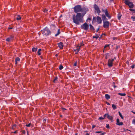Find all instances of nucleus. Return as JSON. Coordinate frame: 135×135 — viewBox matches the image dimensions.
<instances>
[{
	"label": "nucleus",
	"instance_id": "f257e3e1",
	"mask_svg": "<svg viewBox=\"0 0 135 135\" xmlns=\"http://www.w3.org/2000/svg\"><path fill=\"white\" fill-rule=\"evenodd\" d=\"M83 16L80 13H77L76 15H74L73 16V20L74 23L76 25H79L80 23L83 22Z\"/></svg>",
	"mask_w": 135,
	"mask_h": 135
},
{
	"label": "nucleus",
	"instance_id": "f03ea898",
	"mask_svg": "<svg viewBox=\"0 0 135 135\" xmlns=\"http://www.w3.org/2000/svg\"><path fill=\"white\" fill-rule=\"evenodd\" d=\"M51 33L50 31L47 27H46L42 31V34L44 35L48 36Z\"/></svg>",
	"mask_w": 135,
	"mask_h": 135
},
{
	"label": "nucleus",
	"instance_id": "7ed1b4c3",
	"mask_svg": "<svg viewBox=\"0 0 135 135\" xmlns=\"http://www.w3.org/2000/svg\"><path fill=\"white\" fill-rule=\"evenodd\" d=\"M81 6L80 5H77L75 6L73 8L74 12L76 13H79L81 11Z\"/></svg>",
	"mask_w": 135,
	"mask_h": 135
},
{
	"label": "nucleus",
	"instance_id": "20e7f679",
	"mask_svg": "<svg viewBox=\"0 0 135 135\" xmlns=\"http://www.w3.org/2000/svg\"><path fill=\"white\" fill-rule=\"evenodd\" d=\"M89 11L88 8L85 7L81 8V11L80 12L82 13L81 14L83 16H84L86 13L87 12Z\"/></svg>",
	"mask_w": 135,
	"mask_h": 135
},
{
	"label": "nucleus",
	"instance_id": "39448f33",
	"mask_svg": "<svg viewBox=\"0 0 135 135\" xmlns=\"http://www.w3.org/2000/svg\"><path fill=\"white\" fill-rule=\"evenodd\" d=\"M89 25L86 22L85 23L82 25L81 26V29L85 30L86 31H87L89 29Z\"/></svg>",
	"mask_w": 135,
	"mask_h": 135
},
{
	"label": "nucleus",
	"instance_id": "423d86ee",
	"mask_svg": "<svg viewBox=\"0 0 135 135\" xmlns=\"http://www.w3.org/2000/svg\"><path fill=\"white\" fill-rule=\"evenodd\" d=\"M114 61L113 59H109L108 62V65L109 68H111L113 66V62Z\"/></svg>",
	"mask_w": 135,
	"mask_h": 135
},
{
	"label": "nucleus",
	"instance_id": "0eeeda50",
	"mask_svg": "<svg viewBox=\"0 0 135 135\" xmlns=\"http://www.w3.org/2000/svg\"><path fill=\"white\" fill-rule=\"evenodd\" d=\"M103 22V27L104 28H108L109 26V22L106 21Z\"/></svg>",
	"mask_w": 135,
	"mask_h": 135
},
{
	"label": "nucleus",
	"instance_id": "6e6552de",
	"mask_svg": "<svg viewBox=\"0 0 135 135\" xmlns=\"http://www.w3.org/2000/svg\"><path fill=\"white\" fill-rule=\"evenodd\" d=\"M94 9L97 11V12L98 13H100L101 11L100 10L99 8L96 4H94Z\"/></svg>",
	"mask_w": 135,
	"mask_h": 135
},
{
	"label": "nucleus",
	"instance_id": "1a4fd4ad",
	"mask_svg": "<svg viewBox=\"0 0 135 135\" xmlns=\"http://www.w3.org/2000/svg\"><path fill=\"white\" fill-rule=\"evenodd\" d=\"M74 51L75 52V54H77L78 52L80 50V48L79 46H77L75 48L73 49Z\"/></svg>",
	"mask_w": 135,
	"mask_h": 135
},
{
	"label": "nucleus",
	"instance_id": "9d476101",
	"mask_svg": "<svg viewBox=\"0 0 135 135\" xmlns=\"http://www.w3.org/2000/svg\"><path fill=\"white\" fill-rule=\"evenodd\" d=\"M126 4L128 5L130 8H133L134 7V4L132 2H128V3L127 4Z\"/></svg>",
	"mask_w": 135,
	"mask_h": 135
},
{
	"label": "nucleus",
	"instance_id": "9b49d317",
	"mask_svg": "<svg viewBox=\"0 0 135 135\" xmlns=\"http://www.w3.org/2000/svg\"><path fill=\"white\" fill-rule=\"evenodd\" d=\"M117 123L116 124L118 125V126H122L123 125V123L122 122H119V119L118 118H117L116 120Z\"/></svg>",
	"mask_w": 135,
	"mask_h": 135
},
{
	"label": "nucleus",
	"instance_id": "f8f14e48",
	"mask_svg": "<svg viewBox=\"0 0 135 135\" xmlns=\"http://www.w3.org/2000/svg\"><path fill=\"white\" fill-rule=\"evenodd\" d=\"M97 22L99 24H100L102 23V20L101 18L99 16H97Z\"/></svg>",
	"mask_w": 135,
	"mask_h": 135
},
{
	"label": "nucleus",
	"instance_id": "ddd939ff",
	"mask_svg": "<svg viewBox=\"0 0 135 135\" xmlns=\"http://www.w3.org/2000/svg\"><path fill=\"white\" fill-rule=\"evenodd\" d=\"M57 45L60 49H62L63 48L64 45L63 43L61 42L57 43Z\"/></svg>",
	"mask_w": 135,
	"mask_h": 135
},
{
	"label": "nucleus",
	"instance_id": "4468645a",
	"mask_svg": "<svg viewBox=\"0 0 135 135\" xmlns=\"http://www.w3.org/2000/svg\"><path fill=\"white\" fill-rule=\"evenodd\" d=\"M102 17L103 22L106 21V20H107V18L104 14L102 15Z\"/></svg>",
	"mask_w": 135,
	"mask_h": 135
},
{
	"label": "nucleus",
	"instance_id": "2eb2a0df",
	"mask_svg": "<svg viewBox=\"0 0 135 135\" xmlns=\"http://www.w3.org/2000/svg\"><path fill=\"white\" fill-rule=\"evenodd\" d=\"M105 14L106 16L109 19H110L111 18V17L110 15L109 14L108 11H105Z\"/></svg>",
	"mask_w": 135,
	"mask_h": 135
},
{
	"label": "nucleus",
	"instance_id": "dca6fc26",
	"mask_svg": "<svg viewBox=\"0 0 135 135\" xmlns=\"http://www.w3.org/2000/svg\"><path fill=\"white\" fill-rule=\"evenodd\" d=\"M13 38V37L11 36L10 37L7 38L6 39V40L8 42H10L12 40Z\"/></svg>",
	"mask_w": 135,
	"mask_h": 135
},
{
	"label": "nucleus",
	"instance_id": "f3484780",
	"mask_svg": "<svg viewBox=\"0 0 135 135\" xmlns=\"http://www.w3.org/2000/svg\"><path fill=\"white\" fill-rule=\"evenodd\" d=\"M89 29L91 31H94L95 30L94 27L91 24H89Z\"/></svg>",
	"mask_w": 135,
	"mask_h": 135
},
{
	"label": "nucleus",
	"instance_id": "a211bd4d",
	"mask_svg": "<svg viewBox=\"0 0 135 135\" xmlns=\"http://www.w3.org/2000/svg\"><path fill=\"white\" fill-rule=\"evenodd\" d=\"M105 98L107 99H108L110 98V96L108 94H106L105 95Z\"/></svg>",
	"mask_w": 135,
	"mask_h": 135
},
{
	"label": "nucleus",
	"instance_id": "6ab92c4d",
	"mask_svg": "<svg viewBox=\"0 0 135 135\" xmlns=\"http://www.w3.org/2000/svg\"><path fill=\"white\" fill-rule=\"evenodd\" d=\"M107 117L109 119L112 120H113V117L112 116H110L108 114V116H107Z\"/></svg>",
	"mask_w": 135,
	"mask_h": 135
},
{
	"label": "nucleus",
	"instance_id": "aec40b11",
	"mask_svg": "<svg viewBox=\"0 0 135 135\" xmlns=\"http://www.w3.org/2000/svg\"><path fill=\"white\" fill-rule=\"evenodd\" d=\"M20 61V59L18 57H16L15 60V62L16 64H17V61Z\"/></svg>",
	"mask_w": 135,
	"mask_h": 135
},
{
	"label": "nucleus",
	"instance_id": "412c9836",
	"mask_svg": "<svg viewBox=\"0 0 135 135\" xmlns=\"http://www.w3.org/2000/svg\"><path fill=\"white\" fill-rule=\"evenodd\" d=\"M60 32H61L60 31V29H59L58 30L57 33L55 35V36L56 37L57 36L59 35L60 33Z\"/></svg>",
	"mask_w": 135,
	"mask_h": 135
},
{
	"label": "nucleus",
	"instance_id": "4be33fe9",
	"mask_svg": "<svg viewBox=\"0 0 135 135\" xmlns=\"http://www.w3.org/2000/svg\"><path fill=\"white\" fill-rule=\"evenodd\" d=\"M105 58L106 59H107L109 57V56H110V54L109 53H107L105 54Z\"/></svg>",
	"mask_w": 135,
	"mask_h": 135
},
{
	"label": "nucleus",
	"instance_id": "5701e85b",
	"mask_svg": "<svg viewBox=\"0 0 135 135\" xmlns=\"http://www.w3.org/2000/svg\"><path fill=\"white\" fill-rule=\"evenodd\" d=\"M37 49V47L35 48L33 47L32 49V51L33 52H36V51Z\"/></svg>",
	"mask_w": 135,
	"mask_h": 135
},
{
	"label": "nucleus",
	"instance_id": "b1692460",
	"mask_svg": "<svg viewBox=\"0 0 135 135\" xmlns=\"http://www.w3.org/2000/svg\"><path fill=\"white\" fill-rule=\"evenodd\" d=\"M84 45V44H83V41L82 42L80 43V44H79L78 46H79L80 48L81 46H83Z\"/></svg>",
	"mask_w": 135,
	"mask_h": 135
},
{
	"label": "nucleus",
	"instance_id": "393cba45",
	"mask_svg": "<svg viewBox=\"0 0 135 135\" xmlns=\"http://www.w3.org/2000/svg\"><path fill=\"white\" fill-rule=\"evenodd\" d=\"M112 107L113 110H115L117 108V107L114 104H113L112 105Z\"/></svg>",
	"mask_w": 135,
	"mask_h": 135
},
{
	"label": "nucleus",
	"instance_id": "a878e982",
	"mask_svg": "<svg viewBox=\"0 0 135 135\" xmlns=\"http://www.w3.org/2000/svg\"><path fill=\"white\" fill-rule=\"evenodd\" d=\"M118 94L121 96H125L126 94L124 93H119Z\"/></svg>",
	"mask_w": 135,
	"mask_h": 135
},
{
	"label": "nucleus",
	"instance_id": "bb28decb",
	"mask_svg": "<svg viewBox=\"0 0 135 135\" xmlns=\"http://www.w3.org/2000/svg\"><path fill=\"white\" fill-rule=\"evenodd\" d=\"M21 17L20 16H17V17L16 18V19L17 20H20L21 19Z\"/></svg>",
	"mask_w": 135,
	"mask_h": 135
},
{
	"label": "nucleus",
	"instance_id": "cd10ccee",
	"mask_svg": "<svg viewBox=\"0 0 135 135\" xmlns=\"http://www.w3.org/2000/svg\"><path fill=\"white\" fill-rule=\"evenodd\" d=\"M118 113H119V115L121 117V118L122 119H123V117L122 116V114L119 111L118 112Z\"/></svg>",
	"mask_w": 135,
	"mask_h": 135
},
{
	"label": "nucleus",
	"instance_id": "c85d7f7f",
	"mask_svg": "<svg viewBox=\"0 0 135 135\" xmlns=\"http://www.w3.org/2000/svg\"><path fill=\"white\" fill-rule=\"evenodd\" d=\"M58 79V77L57 76H56L55 79L53 80V82L54 83H55L56 82V81Z\"/></svg>",
	"mask_w": 135,
	"mask_h": 135
},
{
	"label": "nucleus",
	"instance_id": "c756f323",
	"mask_svg": "<svg viewBox=\"0 0 135 135\" xmlns=\"http://www.w3.org/2000/svg\"><path fill=\"white\" fill-rule=\"evenodd\" d=\"M121 17V15L120 14H119L118 16V20H120Z\"/></svg>",
	"mask_w": 135,
	"mask_h": 135
},
{
	"label": "nucleus",
	"instance_id": "7c9ffc66",
	"mask_svg": "<svg viewBox=\"0 0 135 135\" xmlns=\"http://www.w3.org/2000/svg\"><path fill=\"white\" fill-rule=\"evenodd\" d=\"M63 68L62 65H60L59 66V69L60 70H62Z\"/></svg>",
	"mask_w": 135,
	"mask_h": 135
},
{
	"label": "nucleus",
	"instance_id": "2f4dec72",
	"mask_svg": "<svg viewBox=\"0 0 135 135\" xmlns=\"http://www.w3.org/2000/svg\"><path fill=\"white\" fill-rule=\"evenodd\" d=\"M96 36H93V38H96L97 39H98V38L99 37V36H98V35H96Z\"/></svg>",
	"mask_w": 135,
	"mask_h": 135
},
{
	"label": "nucleus",
	"instance_id": "473e14b6",
	"mask_svg": "<svg viewBox=\"0 0 135 135\" xmlns=\"http://www.w3.org/2000/svg\"><path fill=\"white\" fill-rule=\"evenodd\" d=\"M130 0H125V4H127V3H128V2H130L129 1H130Z\"/></svg>",
	"mask_w": 135,
	"mask_h": 135
},
{
	"label": "nucleus",
	"instance_id": "72a5a7b5",
	"mask_svg": "<svg viewBox=\"0 0 135 135\" xmlns=\"http://www.w3.org/2000/svg\"><path fill=\"white\" fill-rule=\"evenodd\" d=\"M107 11V9H102V11L103 12L105 13V11Z\"/></svg>",
	"mask_w": 135,
	"mask_h": 135
},
{
	"label": "nucleus",
	"instance_id": "f704fd0d",
	"mask_svg": "<svg viewBox=\"0 0 135 135\" xmlns=\"http://www.w3.org/2000/svg\"><path fill=\"white\" fill-rule=\"evenodd\" d=\"M131 18L132 19L133 21H135V16H132Z\"/></svg>",
	"mask_w": 135,
	"mask_h": 135
},
{
	"label": "nucleus",
	"instance_id": "c9c22d12",
	"mask_svg": "<svg viewBox=\"0 0 135 135\" xmlns=\"http://www.w3.org/2000/svg\"><path fill=\"white\" fill-rule=\"evenodd\" d=\"M104 119V117H99V119L100 120H101Z\"/></svg>",
	"mask_w": 135,
	"mask_h": 135
},
{
	"label": "nucleus",
	"instance_id": "e433bc0d",
	"mask_svg": "<svg viewBox=\"0 0 135 135\" xmlns=\"http://www.w3.org/2000/svg\"><path fill=\"white\" fill-rule=\"evenodd\" d=\"M31 123H29V124H26L25 125V126L27 127H30V126H31Z\"/></svg>",
	"mask_w": 135,
	"mask_h": 135
},
{
	"label": "nucleus",
	"instance_id": "4c0bfd02",
	"mask_svg": "<svg viewBox=\"0 0 135 135\" xmlns=\"http://www.w3.org/2000/svg\"><path fill=\"white\" fill-rule=\"evenodd\" d=\"M135 64H133V65H132L131 66V68H132V69H134V67H135Z\"/></svg>",
	"mask_w": 135,
	"mask_h": 135
},
{
	"label": "nucleus",
	"instance_id": "58836bf2",
	"mask_svg": "<svg viewBox=\"0 0 135 135\" xmlns=\"http://www.w3.org/2000/svg\"><path fill=\"white\" fill-rule=\"evenodd\" d=\"M109 44L106 45H105L104 48H105L107 47H109Z\"/></svg>",
	"mask_w": 135,
	"mask_h": 135
},
{
	"label": "nucleus",
	"instance_id": "ea45409f",
	"mask_svg": "<svg viewBox=\"0 0 135 135\" xmlns=\"http://www.w3.org/2000/svg\"><path fill=\"white\" fill-rule=\"evenodd\" d=\"M106 127L107 128H109V124H106Z\"/></svg>",
	"mask_w": 135,
	"mask_h": 135
},
{
	"label": "nucleus",
	"instance_id": "a19ab883",
	"mask_svg": "<svg viewBox=\"0 0 135 135\" xmlns=\"http://www.w3.org/2000/svg\"><path fill=\"white\" fill-rule=\"evenodd\" d=\"M48 10L46 9H45L43 10V12H46Z\"/></svg>",
	"mask_w": 135,
	"mask_h": 135
},
{
	"label": "nucleus",
	"instance_id": "79ce46f5",
	"mask_svg": "<svg viewBox=\"0 0 135 135\" xmlns=\"http://www.w3.org/2000/svg\"><path fill=\"white\" fill-rule=\"evenodd\" d=\"M132 123L134 124H135V119H133L132 121Z\"/></svg>",
	"mask_w": 135,
	"mask_h": 135
},
{
	"label": "nucleus",
	"instance_id": "37998d69",
	"mask_svg": "<svg viewBox=\"0 0 135 135\" xmlns=\"http://www.w3.org/2000/svg\"><path fill=\"white\" fill-rule=\"evenodd\" d=\"M108 114H105L104 115V118H105V117H107V116H108Z\"/></svg>",
	"mask_w": 135,
	"mask_h": 135
},
{
	"label": "nucleus",
	"instance_id": "c03bdc74",
	"mask_svg": "<svg viewBox=\"0 0 135 135\" xmlns=\"http://www.w3.org/2000/svg\"><path fill=\"white\" fill-rule=\"evenodd\" d=\"M129 10L131 11H133L134 12V9H131V8H130V9H129Z\"/></svg>",
	"mask_w": 135,
	"mask_h": 135
},
{
	"label": "nucleus",
	"instance_id": "a18cd8bd",
	"mask_svg": "<svg viewBox=\"0 0 135 135\" xmlns=\"http://www.w3.org/2000/svg\"><path fill=\"white\" fill-rule=\"evenodd\" d=\"M41 52L40 51H38L37 52V53L39 55H41Z\"/></svg>",
	"mask_w": 135,
	"mask_h": 135
},
{
	"label": "nucleus",
	"instance_id": "49530a36",
	"mask_svg": "<svg viewBox=\"0 0 135 135\" xmlns=\"http://www.w3.org/2000/svg\"><path fill=\"white\" fill-rule=\"evenodd\" d=\"M77 65V62L76 61L75 62L74 64V66H76Z\"/></svg>",
	"mask_w": 135,
	"mask_h": 135
},
{
	"label": "nucleus",
	"instance_id": "de8ad7c7",
	"mask_svg": "<svg viewBox=\"0 0 135 135\" xmlns=\"http://www.w3.org/2000/svg\"><path fill=\"white\" fill-rule=\"evenodd\" d=\"M102 132L101 131H97L95 133H101Z\"/></svg>",
	"mask_w": 135,
	"mask_h": 135
},
{
	"label": "nucleus",
	"instance_id": "09e8293b",
	"mask_svg": "<svg viewBox=\"0 0 135 135\" xmlns=\"http://www.w3.org/2000/svg\"><path fill=\"white\" fill-rule=\"evenodd\" d=\"M61 109L63 111H64L65 110H66V109H65V108H61Z\"/></svg>",
	"mask_w": 135,
	"mask_h": 135
},
{
	"label": "nucleus",
	"instance_id": "8fccbe9b",
	"mask_svg": "<svg viewBox=\"0 0 135 135\" xmlns=\"http://www.w3.org/2000/svg\"><path fill=\"white\" fill-rule=\"evenodd\" d=\"M95 127V125H93L92 126V129H93Z\"/></svg>",
	"mask_w": 135,
	"mask_h": 135
},
{
	"label": "nucleus",
	"instance_id": "3c124183",
	"mask_svg": "<svg viewBox=\"0 0 135 135\" xmlns=\"http://www.w3.org/2000/svg\"><path fill=\"white\" fill-rule=\"evenodd\" d=\"M91 20V18H88V19H87V20H86V21H87V20Z\"/></svg>",
	"mask_w": 135,
	"mask_h": 135
},
{
	"label": "nucleus",
	"instance_id": "603ef678",
	"mask_svg": "<svg viewBox=\"0 0 135 135\" xmlns=\"http://www.w3.org/2000/svg\"><path fill=\"white\" fill-rule=\"evenodd\" d=\"M100 28V27H99L98 28H97L96 30V32H97L99 30Z\"/></svg>",
	"mask_w": 135,
	"mask_h": 135
},
{
	"label": "nucleus",
	"instance_id": "864d4df0",
	"mask_svg": "<svg viewBox=\"0 0 135 135\" xmlns=\"http://www.w3.org/2000/svg\"><path fill=\"white\" fill-rule=\"evenodd\" d=\"M106 133L105 132H104L103 133H102L101 134H100V135H104Z\"/></svg>",
	"mask_w": 135,
	"mask_h": 135
},
{
	"label": "nucleus",
	"instance_id": "5fc2aeb1",
	"mask_svg": "<svg viewBox=\"0 0 135 135\" xmlns=\"http://www.w3.org/2000/svg\"><path fill=\"white\" fill-rule=\"evenodd\" d=\"M25 133H26V132L25 130H23L22 132V133L23 134H25Z\"/></svg>",
	"mask_w": 135,
	"mask_h": 135
},
{
	"label": "nucleus",
	"instance_id": "6e6d98bb",
	"mask_svg": "<svg viewBox=\"0 0 135 135\" xmlns=\"http://www.w3.org/2000/svg\"><path fill=\"white\" fill-rule=\"evenodd\" d=\"M46 121V118L44 119L43 120V121L44 122H45Z\"/></svg>",
	"mask_w": 135,
	"mask_h": 135
},
{
	"label": "nucleus",
	"instance_id": "4d7b16f0",
	"mask_svg": "<svg viewBox=\"0 0 135 135\" xmlns=\"http://www.w3.org/2000/svg\"><path fill=\"white\" fill-rule=\"evenodd\" d=\"M17 131L16 130V131H15L14 132H13V133H14L16 134V133H17Z\"/></svg>",
	"mask_w": 135,
	"mask_h": 135
},
{
	"label": "nucleus",
	"instance_id": "13d9d810",
	"mask_svg": "<svg viewBox=\"0 0 135 135\" xmlns=\"http://www.w3.org/2000/svg\"><path fill=\"white\" fill-rule=\"evenodd\" d=\"M38 51H39L41 52V49H39L38 50Z\"/></svg>",
	"mask_w": 135,
	"mask_h": 135
},
{
	"label": "nucleus",
	"instance_id": "bf43d9fd",
	"mask_svg": "<svg viewBox=\"0 0 135 135\" xmlns=\"http://www.w3.org/2000/svg\"><path fill=\"white\" fill-rule=\"evenodd\" d=\"M16 126V125H15V124H14V125H13V126L12 127V129H13V127H15Z\"/></svg>",
	"mask_w": 135,
	"mask_h": 135
},
{
	"label": "nucleus",
	"instance_id": "052dcab7",
	"mask_svg": "<svg viewBox=\"0 0 135 135\" xmlns=\"http://www.w3.org/2000/svg\"><path fill=\"white\" fill-rule=\"evenodd\" d=\"M58 56V55L57 54H56L55 55V56L56 57H57V56Z\"/></svg>",
	"mask_w": 135,
	"mask_h": 135
},
{
	"label": "nucleus",
	"instance_id": "680f3d73",
	"mask_svg": "<svg viewBox=\"0 0 135 135\" xmlns=\"http://www.w3.org/2000/svg\"><path fill=\"white\" fill-rule=\"evenodd\" d=\"M8 29H12V27H9Z\"/></svg>",
	"mask_w": 135,
	"mask_h": 135
},
{
	"label": "nucleus",
	"instance_id": "e2e57ef3",
	"mask_svg": "<svg viewBox=\"0 0 135 135\" xmlns=\"http://www.w3.org/2000/svg\"><path fill=\"white\" fill-rule=\"evenodd\" d=\"M131 112H132L133 113L135 114V112L132 111H131Z\"/></svg>",
	"mask_w": 135,
	"mask_h": 135
},
{
	"label": "nucleus",
	"instance_id": "0e129e2a",
	"mask_svg": "<svg viewBox=\"0 0 135 135\" xmlns=\"http://www.w3.org/2000/svg\"><path fill=\"white\" fill-rule=\"evenodd\" d=\"M85 135H89V134L88 133H86V134Z\"/></svg>",
	"mask_w": 135,
	"mask_h": 135
},
{
	"label": "nucleus",
	"instance_id": "69168bd1",
	"mask_svg": "<svg viewBox=\"0 0 135 135\" xmlns=\"http://www.w3.org/2000/svg\"><path fill=\"white\" fill-rule=\"evenodd\" d=\"M107 105H110V104L109 103L107 102Z\"/></svg>",
	"mask_w": 135,
	"mask_h": 135
},
{
	"label": "nucleus",
	"instance_id": "338daca9",
	"mask_svg": "<svg viewBox=\"0 0 135 135\" xmlns=\"http://www.w3.org/2000/svg\"><path fill=\"white\" fill-rule=\"evenodd\" d=\"M102 35H105V33H103V34L101 36H102Z\"/></svg>",
	"mask_w": 135,
	"mask_h": 135
},
{
	"label": "nucleus",
	"instance_id": "774afa93",
	"mask_svg": "<svg viewBox=\"0 0 135 135\" xmlns=\"http://www.w3.org/2000/svg\"><path fill=\"white\" fill-rule=\"evenodd\" d=\"M133 13H135V9H134V12H133Z\"/></svg>",
	"mask_w": 135,
	"mask_h": 135
}]
</instances>
